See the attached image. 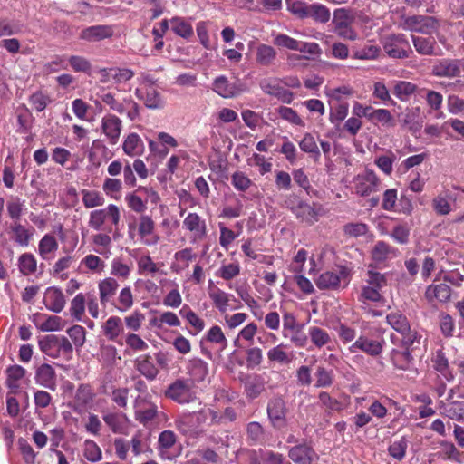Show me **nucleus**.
I'll return each mask as SVG.
<instances>
[{
  "instance_id": "obj_23",
  "label": "nucleus",
  "mask_w": 464,
  "mask_h": 464,
  "mask_svg": "<svg viewBox=\"0 0 464 464\" xmlns=\"http://www.w3.org/2000/svg\"><path fill=\"white\" fill-rule=\"evenodd\" d=\"M136 370L148 381H154L160 373V369L154 363V359L150 354H142L134 361Z\"/></svg>"
},
{
  "instance_id": "obj_6",
  "label": "nucleus",
  "mask_w": 464,
  "mask_h": 464,
  "mask_svg": "<svg viewBox=\"0 0 464 464\" xmlns=\"http://www.w3.org/2000/svg\"><path fill=\"white\" fill-rule=\"evenodd\" d=\"M382 43L384 52L391 58L405 59L412 53L410 43L402 34H388Z\"/></svg>"
},
{
  "instance_id": "obj_50",
  "label": "nucleus",
  "mask_w": 464,
  "mask_h": 464,
  "mask_svg": "<svg viewBox=\"0 0 464 464\" xmlns=\"http://www.w3.org/2000/svg\"><path fill=\"white\" fill-rule=\"evenodd\" d=\"M134 413L136 420L142 425H147L158 416L159 410L155 403L149 401V405L147 407L139 409Z\"/></svg>"
},
{
  "instance_id": "obj_28",
  "label": "nucleus",
  "mask_w": 464,
  "mask_h": 464,
  "mask_svg": "<svg viewBox=\"0 0 464 464\" xmlns=\"http://www.w3.org/2000/svg\"><path fill=\"white\" fill-rule=\"evenodd\" d=\"M113 34V29L110 25H93L82 30L80 38L88 42H97Z\"/></svg>"
},
{
  "instance_id": "obj_46",
  "label": "nucleus",
  "mask_w": 464,
  "mask_h": 464,
  "mask_svg": "<svg viewBox=\"0 0 464 464\" xmlns=\"http://www.w3.org/2000/svg\"><path fill=\"white\" fill-rule=\"evenodd\" d=\"M179 314L193 327L196 334L203 331L205 327L204 320L192 311L188 305H183L179 310Z\"/></svg>"
},
{
  "instance_id": "obj_17",
  "label": "nucleus",
  "mask_w": 464,
  "mask_h": 464,
  "mask_svg": "<svg viewBox=\"0 0 464 464\" xmlns=\"http://www.w3.org/2000/svg\"><path fill=\"white\" fill-rule=\"evenodd\" d=\"M464 69V60L442 59L432 66V74L438 77L453 78Z\"/></svg>"
},
{
  "instance_id": "obj_60",
  "label": "nucleus",
  "mask_w": 464,
  "mask_h": 464,
  "mask_svg": "<svg viewBox=\"0 0 464 464\" xmlns=\"http://www.w3.org/2000/svg\"><path fill=\"white\" fill-rule=\"evenodd\" d=\"M6 384L10 389H18V382L24 376L25 370L20 365L10 366L6 370Z\"/></svg>"
},
{
  "instance_id": "obj_55",
  "label": "nucleus",
  "mask_w": 464,
  "mask_h": 464,
  "mask_svg": "<svg viewBox=\"0 0 464 464\" xmlns=\"http://www.w3.org/2000/svg\"><path fill=\"white\" fill-rule=\"evenodd\" d=\"M308 334L311 342L319 349L331 343V337L328 333L318 326L310 327Z\"/></svg>"
},
{
  "instance_id": "obj_3",
  "label": "nucleus",
  "mask_w": 464,
  "mask_h": 464,
  "mask_svg": "<svg viewBox=\"0 0 464 464\" xmlns=\"http://www.w3.org/2000/svg\"><path fill=\"white\" fill-rule=\"evenodd\" d=\"M164 396L179 404H189L197 400L194 385L188 379L179 378L168 385Z\"/></svg>"
},
{
  "instance_id": "obj_15",
  "label": "nucleus",
  "mask_w": 464,
  "mask_h": 464,
  "mask_svg": "<svg viewBox=\"0 0 464 464\" xmlns=\"http://www.w3.org/2000/svg\"><path fill=\"white\" fill-rule=\"evenodd\" d=\"M259 86L266 94L274 96L284 103H291L293 101V92L281 86L276 78L263 79L260 81Z\"/></svg>"
},
{
  "instance_id": "obj_24",
  "label": "nucleus",
  "mask_w": 464,
  "mask_h": 464,
  "mask_svg": "<svg viewBox=\"0 0 464 464\" xmlns=\"http://www.w3.org/2000/svg\"><path fill=\"white\" fill-rule=\"evenodd\" d=\"M119 288L117 280L113 277H107L98 284L100 302L104 307L110 304L113 305L114 296Z\"/></svg>"
},
{
  "instance_id": "obj_43",
  "label": "nucleus",
  "mask_w": 464,
  "mask_h": 464,
  "mask_svg": "<svg viewBox=\"0 0 464 464\" xmlns=\"http://www.w3.org/2000/svg\"><path fill=\"white\" fill-rule=\"evenodd\" d=\"M171 30L179 36L188 39L193 35L191 24L182 17H173L169 20Z\"/></svg>"
},
{
  "instance_id": "obj_5",
  "label": "nucleus",
  "mask_w": 464,
  "mask_h": 464,
  "mask_svg": "<svg viewBox=\"0 0 464 464\" xmlns=\"http://www.w3.org/2000/svg\"><path fill=\"white\" fill-rule=\"evenodd\" d=\"M354 17L350 10L338 8L334 12L332 24L334 33L343 40L355 41L358 39V33L353 27Z\"/></svg>"
},
{
  "instance_id": "obj_26",
  "label": "nucleus",
  "mask_w": 464,
  "mask_h": 464,
  "mask_svg": "<svg viewBox=\"0 0 464 464\" xmlns=\"http://www.w3.org/2000/svg\"><path fill=\"white\" fill-rule=\"evenodd\" d=\"M44 303L48 310L60 313L64 308L66 301L63 291L53 286L45 290Z\"/></svg>"
},
{
  "instance_id": "obj_39",
  "label": "nucleus",
  "mask_w": 464,
  "mask_h": 464,
  "mask_svg": "<svg viewBox=\"0 0 464 464\" xmlns=\"http://www.w3.org/2000/svg\"><path fill=\"white\" fill-rule=\"evenodd\" d=\"M122 149L125 154L130 157L140 155L144 149V144L137 133H130L124 140Z\"/></svg>"
},
{
  "instance_id": "obj_35",
  "label": "nucleus",
  "mask_w": 464,
  "mask_h": 464,
  "mask_svg": "<svg viewBox=\"0 0 464 464\" xmlns=\"http://www.w3.org/2000/svg\"><path fill=\"white\" fill-rule=\"evenodd\" d=\"M420 90L416 84L411 82L395 81L392 92L401 102H407L414 93L420 95Z\"/></svg>"
},
{
  "instance_id": "obj_52",
  "label": "nucleus",
  "mask_w": 464,
  "mask_h": 464,
  "mask_svg": "<svg viewBox=\"0 0 464 464\" xmlns=\"http://www.w3.org/2000/svg\"><path fill=\"white\" fill-rule=\"evenodd\" d=\"M6 210L13 221L12 223L20 221L24 211V201L21 200L18 197H13L6 203Z\"/></svg>"
},
{
  "instance_id": "obj_12",
  "label": "nucleus",
  "mask_w": 464,
  "mask_h": 464,
  "mask_svg": "<svg viewBox=\"0 0 464 464\" xmlns=\"http://www.w3.org/2000/svg\"><path fill=\"white\" fill-rule=\"evenodd\" d=\"M353 183L355 192L362 197L380 190V179L372 170H366L358 174L354 178Z\"/></svg>"
},
{
  "instance_id": "obj_31",
  "label": "nucleus",
  "mask_w": 464,
  "mask_h": 464,
  "mask_svg": "<svg viewBox=\"0 0 464 464\" xmlns=\"http://www.w3.org/2000/svg\"><path fill=\"white\" fill-rule=\"evenodd\" d=\"M244 390L246 397L254 400L266 391V381L262 375L255 374L245 382Z\"/></svg>"
},
{
  "instance_id": "obj_29",
  "label": "nucleus",
  "mask_w": 464,
  "mask_h": 464,
  "mask_svg": "<svg viewBox=\"0 0 464 464\" xmlns=\"http://www.w3.org/2000/svg\"><path fill=\"white\" fill-rule=\"evenodd\" d=\"M103 335L111 342H118V338L123 334L124 326L121 318L116 315L110 316L102 325Z\"/></svg>"
},
{
  "instance_id": "obj_18",
  "label": "nucleus",
  "mask_w": 464,
  "mask_h": 464,
  "mask_svg": "<svg viewBox=\"0 0 464 464\" xmlns=\"http://www.w3.org/2000/svg\"><path fill=\"white\" fill-rule=\"evenodd\" d=\"M122 121L114 114H106L102 119V130L111 145H115L120 139Z\"/></svg>"
},
{
  "instance_id": "obj_59",
  "label": "nucleus",
  "mask_w": 464,
  "mask_h": 464,
  "mask_svg": "<svg viewBox=\"0 0 464 464\" xmlns=\"http://www.w3.org/2000/svg\"><path fill=\"white\" fill-rule=\"evenodd\" d=\"M277 114L285 121L295 126H304V122L298 113L292 108L280 106L276 109Z\"/></svg>"
},
{
  "instance_id": "obj_13",
  "label": "nucleus",
  "mask_w": 464,
  "mask_h": 464,
  "mask_svg": "<svg viewBox=\"0 0 464 464\" xmlns=\"http://www.w3.org/2000/svg\"><path fill=\"white\" fill-rule=\"evenodd\" d=\"M212 90L219 96L227 99L238 96L246 89L238 81L230 82L226 76L220 75L214 80Z\"/></svg>"
},
{
  "instance_id": "obj_21",
  "label": "nucleus",
  "mask_w": 464,
  "mask_h": 464,
  "mask_svg": "<svg viewBox=\"0 0 464 464\" xmlns=\"http://www.w3.org/2000/svg\"><path fill=\"white\" fill-rule=\"evenodd\" d=\"M183 227L192 233V242L203 239L207 235V224L197 213H188L183 220Z\"/></svg>"
},
{
  "instance_id": "obj_41",
  "label": "nucleus",
  "mask_w": 464,
  "mask_h": 464,
  "mask_svg": "<svg viewBox=\"0 0 464 464\" xmlns=\"http://www.w3.org/2000/svg\"><path fill=\"white\" fill-rule=\"evenodd\" d=\"M35 380L38 384L52 388L54 385L55 372L51 365L44 363L36 370Z\"/></svg>"
},
{
  "instance_id": "obj_44",
  "label": "nucleus",
  "mask_w": 464,
  "mask_h": 464,
  "mask_svg": "<svg viewBox=\"0 0 464 464\" xmlns=\"http://www.w3.org/2000/svg\"><path fill=\"white\" fill-rule=\"evenodd\" d=\"M299 147L302 151L309 154L314 161H318L321 156L315 138L309 132L304 133L303 139L299 141Z\"/></svg>"
},
{
  "instance_id": "obj_63",
  "label": "nucleus",
  "mask_w": 464,
  "mask_h": 464,
  "mask_svg": "<svg viewBox=\"0 0 464 464\" xmlns=\"http://www.w3.org/2000/svg\"><path fill=\"white\" fill-rule=\"evenodd\" d=\"M231 183L240 192L246 191L253 184L252 180L243 171H236L231 175Z\"/></svg>"
},
{
  "instance_id": "obj_62",
  "label": "nucleus",
  "mask_w": 464,
  "mask_h": 464,
  "mask_svg": "<svg viewBox=\"0 0 464 464\" xmlns=\"http://www.w3.org/2000/svg\"><path fill=\"white\" fill-rule=\"evenodd\" d=\"M420 96H425L427 104L433 111H439L441 108L443 96L439 92L432 90L420 89Z\"/></svg>"
},
{
  "instance_id": "obj_61",
  "label": "nucleus",
  "mask_w": 464,
  "mask_h": 464,
  "mask_svg": "<svg viewBox=\"0 0 464 464\" xmlns=\"http://www.w3.org/2000/svg\"><path fill=\"white\" fill-rule=\"evenodd\" d=\"M246 437L251 444H256L264 439L265 429L258 421H251L246 425Z\"/></svg>"
},
{
  "instance_id": "obj_45",
  "label": "nucleus",
  "mask_w": 464,
  "mask_h": 464,
  "mask_svg": "<svg viewBox=\"0 0 464 464\" xmlns=\"http://www.w3.org/2000/svg\"><path fill=\"white\" fill-rule=\"evenodd\" d=\"M82 455L90 462L96 463L102 459L100 446L92 440H85L82 444Z\"/></svg>"
},
{
  "instance_id": "obj_53",
  "label": "nucleus",
  "mask_w": 464,
  "mask_h": 464,
  "mask_svg": "<svg viewBox=\"0 0 464 464\" xmlns=\"http://www.w3.org/2000/svg\"><path fill=\"white\" fill-rule=\"evenodd\" d=\"M58 249V243L55 237L50 234H46L39 242L38 252L44 259L48 258V255Z\"/></svg>"
},
{
  "instance_id": "obj_30",
  "label": "nucleus",
  "mask_w": 464,
  "mask_h": 464,
  "mask_svg": "<svg viewBox=\"0 0 464 464\" xmlns=\"http://www.w3.org/2000/svg\"><path fill=\"white\" fill-rule=\"evenodd\" d=\"M187 372L193 384L202 382L208 373V363L200 358H192L188 362Z\"/></svg>"
},
{
  "instance_id": "obj_36",
  "label": "nucleus",
  "mask_w": 464,
  "mask_h": 464,
  "mask_svg": "<svg viewBox=\"0 0 464 464\" xmlns=\"http://www.w3.org/2000/svg\"><path fill=\"white\" fill-rule=\"evenodd\" d=\"M432 367L437 371L447 382L453 380V374L450 369L448 359L441 350H437L431 358Z\"/></svg>"
},
{
  "instance_id": "obj_34",
  "label": "nucleus",
  "mask_w": 464,
  "mask_h": 464,
  "mask_svg": "<svg viewBox=\"0 0 464 464\" xmlns=\"http://www.w3.org/2000/svg\"><path fill=\"white\" fill-rule=\"evenodd\" d=\"M277 56L276 50L265 44H260L256 49V62L261 66H271L275 63Z\"/></svg>"
},
{
  "instance_id": "obj_10",
  "label": "nucleus",
  "mask_w": 464,
  "mask_h": 464,
  "mask_svg": "<svg viewBox=\"0 0 464 464\" xmlns=\"http://www.w3.org/2000/svg\"><path fill=\"white\" fill-rule=\"evenodd\" d=\"M291 211L297 219L307 225H313L318 220L321 214V208L315 204L310 205L304 201L294 198L293 204L289 206Z\"/></svg>"
},
{
  "instance_id": "obj_33",
  "label": "nucleus",
  "mask_w": 464,
  "mask_h": 464,
  "mask_svg": "<svg viewBox=\"0 0 464 464\" xmlns=\"http://www.w3.org/2000/svg\"><path fill=\"white\" fill-rule=\"evenodd\" d=\"M451 289L445 283L433 284L427 287L425 292L426 298L432 302L438 300L439 302H448L450 299Z\"/></svg>"
},
{
  "instance_id": "obj_54",
  "label": "nucleus",
  "mask_w": 464,
  "mask_h": 464,
  "mask_svg": "<svg viewBox=\"0 0 464 464\" xmlns=\"http://www.w3.org/2000/svg\"><path fill=\"white\" fill-rule=\"evenodd\" d=\"M86 298L82 293L77 294L70 304V314L76 320L82 321L85 312Z\"/></svg>"
},
{
  "instance_id": "obj_37",
  "label": "nucleus",
  "mask_w": 464,
  "mask_h": 464,
  "mask_svg": "<svg viewBox=\"0 0 464 464\" xmlns=\"http://www.w3.org/2000/svg\"><path fill=\"white\" fill-rule=\"evenodd\" d=\"M403 351L393 349L391 353V358L393 365L399 370H409L412 363V356L411 353V347H403Z\"/></svg>"
},
{
  "instance_id": "obj_19",
  "label": "nucleus",
  "mask_w": 464,
  "mask_h": 464,
  "mask_svg": "<svg viewBox=\"0 0 464 464\" xmlns=\"http://www.w3.org/2000/svg\"><path fill=\"white\" fill-rule=\"evenodd\" d=\"M11 239L18 246L26 247L34 237L35 229L33 226L23 225L21 221H15L9 227Z\"/></svg>"
},
{
  "instance_id": "obj_49",
  "label": "nucleus",
  "mask_w": 464,
  "mask_h": 464,
  "mask_svg": "<svg viewBox=\"0 0 464 464\" xmlns=\"http://www.w3.org/2000/svg\"><path fill=\"white\" fill-rule=\"evenodd\" d=\"M134 303L133 295L130 286L123 287L113 303V305L121 312L130 310Z\"/></svg>"
},
{
  "instance_id": "obj_32",
  "label": "nucleus",
  "mask_w": 464,
  "mask_h": 464,
  "mask_svg": "<svg viewBox=\"0 0 464 464\" xmlns=\"http://www.w3.org/2000/svg\"><path fill=\"white\" fill-rule=\"evenodd\" d=\"M416 52L421 55H438L436 41L433 37L411 36Z\"/></svg>"
},
{
  "instance_id": "obj_9",
  "label": "nucleus",
  "mask_w": 464,
  "mask_h": 464,
  "mask_svg": "<svg viewBox=\"0 0 464 464\" xmlns=\"http://www.w3.org/2000/svg\"><path fill=\"white\" fill-rule=\"evenodd\" d=\"M107 218L114 226H118L121 219L119 208L114 204L108 205L105 208L92 210L90 213L88 225L94 230H102Z\"/></svg>"
},
{
  "instance_id": "obj_4",
  "label": "nucleus",
  "mask_w": 464,
  "mask_h": 464,
  "mask_svg": "<svg viewBox=\"0 0 464 464\" xmlns=\"http://www.w3.org/2000/svg\"><path fill=\"white\" fill-rule=\"evenodd\" d=\"M349 282V271L343 266L324 271L315 279V285L321 290L343 289Z\"/></svg>"
},
{
  "instance_id": "obj_27",
  "label": "nucleus",
  "mask_w": 464,
  "mask_h": 464,
  "mask_svg": "<svg viewBox=\"0 0 464 464\" xmlns=\"http://www.w3.org/2000/svg\"><path fill=\"white\" fill-rule=\"evenodd\" d=\"M351 353L362 351L372 356L379 355L382 351V345L380 342L368 339L365 336H360L349 348Z\"/></svg>"
},
{
  "instance_id": "obj_38",
  "label": "nucleus",
  "mask_w": 464,
  "mask_h": 464,
  "mask_svg": "<svg viewBox=\"0 0 464 464\" xmlns=\"http://www.w3.org/2000/svg\"><path fill=\"white\" fill-rule=\"evenodd\" d=\"M267 359L270 362L288 365L293 361V354L285 351V345L280 343L267 351Z\"/></svg>"
},
{
  "instance_id": "obj_42",
  "label": "nucleus",
  "mask_w": 464,
  "mask_h": 464,
  "mask_svg": "<svg viewBox=\"0 0 464 464\" xmlns=\"http://www.w3.org/2000/svg\"><path fill=\"white\" fill-rule=\"evenodd\" d=\"M314 381L315 388H328L334 384V372L323 365H318L314 372Z\"/></svg>"
},
{
  "instance_id": "obj_48",
  "label": "nucleus",
  "mask_w": 464,
  "mask_h": 464,
  "mask_svg": "<svg viewBox=\"0 0 464 464\" xmlns=\"http://www.w3.org/2000/svg\"><path fill=\"white\" fill-rule=\"evenodd\" d=\"M208 295L214 305L219 310V312L224 313L227 311L230 300V295L218 287H214L209 289Z\"/></svg>"
},
{
  "instance_id": "obj_51",
  "label": "nucleus",
  "mask_w": 464,
  "mask_h": 464,
  "mask_svg": "<svg viewBox=\"0 0 464 464\" xmlns=\"http://www.w3.org/2000/svg\"><path fill=\"white\" fill-rule=\"evenodd\" d=\"M330 10L324 5L312 4L309 5L307 18H313L314 21L325 24L330 20Z\"/></svg>"
},
{
  "instance_id": "obj_25",
  "label": "nucleus",
  "mask_w": 464,
  "mask_h": 464,
  "mask_svg": "<svg viewBox=\"0 0 464 464\" xmlns=\"http://www.w3.org/2000/svg\"><path fill=\"white\" fill-rule=\"evenodd\" d=\"M399 251L384 241H377L372 248L371 256L376 264H383L398 256Z\"/></svg>"
},
{
  "instance_id": "obj_16",
  "label": "nucleus",
  "mask_w": 464,
  "mask_h": 464,
  "mask_svg": "<svg viewBox=\"0 0 464 464\" xmlns=\"http://www.w3.org/2000/svg\"><path fill=\"white\" fill-rule=\"evenodd\" d=\"M136 97L144 102V105L150 110H160L165 107V100L161 93L153 86L148 85L144 89L135 90Z\"/></svg>"
},
{
  "instance_id": "obj_1",
  "label": "nucleus",
  "mask_w": 464,
  "mask_h": 464,
  "mask_svg": "<svg viewBox=\"0 0 464 464\" xmlns=\"http://www.w3.org/2000/svg\"><path fill=\"white\" fill-rule=\"evenodd\" d=\"M387 324L401 337L399 340L402 347H412L415 343H420V336L411 328L405 314L400 311L391 312L386 315Z\"/></svg>"
},
{
  "instance_id": "obj_47",
  "label": "nucleus",
  "mask_w": 464,
  "mask_h": 464,
  "mask_svg": "<svg viewBox=\"0 0 464 464\" xmlns=\"http://www.w3.org/2000/svg\"><path fill=\"white\" fill-rule=\"evenodd\" d=\"M82 203L86 208L102 207L105 203V198L97 190L82 189Z\"/></svg>"
},
{
  "instance_id": "obj_56",
  "label": "nucleus",
  "mask_w": 464,
  "mask_h": 464,
  "mask_svg": "<svg viewBox=\"0 0 464 464\" xmlns=\"http://www.w3.org/2000/svg\"><path fill=\"white\" fill-rule=\"evenodd\" d=\"M57 342H58V336L57 335H47L44 337L43 339L39 340V348L40 350L44 353L46 355L52 357V358H58L57 353Z\"/></svg>"
},
{
  "instance_id": "obj_40",
  "label": "nucleus",
  "mask_w": 464,
  "mask_h": 464,
  "mask_svg": "<svg viewBox=\"0 0 464 464\" xmlns=\"http://www.w3.org/2000/svg\"><path fill=\"white\" fill-rule=\"evenodd\" d=\"M282 336L289 339L291 343L297 348H304L308 342V337L304 332L303 324H299L295 328H291L286 333H283Z\"/></svg>"
},
{
  "instance_id": "obj_57",
  "label": "nucleus",
  "mask_w": 464,
  "mask_h": 464,
  "mask_svg": "<svg viewBox=\"0 0 464 464\" xmlns=\"http://www.w3.org/2000/svg\"><path fill=\"white\" fill-rule=\"evenodd\" d=\"M18 266L23 275L28 276L36 271L37 262L33 254L24 253L19 256Z\"/></svg>"
},
{
  "instance_id": "obj_58",
  "label": "nucleus",
  "mask_w": 464,
  "mask_h": 464,
  "mask_svg": "<svg viewBox=\"0 0 464 464\" xmlns=\"http://www.w3.org/2000/svg\"><path fill=\"white\" fill-rule=\"evenodd\" d=\"M102 190L110 198L118 199L122 190V182L119 179L106 178L102 184Z\"/></svg>"
},
{
  "instance_id": "obj_20",
  "label": "nucleus",
  "mask_w": 464,
  "mask_h": 464,
  "mask_svg": "<svg viewBox=\"0 0 464 464\" xmlns=\"http://www.w3.org/2000/svg\"><path fill=\"white\" fill-rule=\"evenodd\" d=\"M138 231L144 245L155 246L160 242V236L155 234V223L150 216L140 217Z\"/></svg>"
},
{
  "instance_id": "obj_14",
  "label": "nucleus",
  "mask_w": 464,
  "mask_h": 464,
  "mask_svg": "<svg viewBox=\"0 0 464 464\" xmlns=\"http://www.w3.org/2000/svg\"><path fill=\"white\" fill-rule=\"evenodd\" d=\"M178 443V437L173 430H165L161 431L158 438V451L164 459H173L178 453L175 448Z\"/></svg>"
},
{
  "instance_id": "obj_22",
  "label": "nucleus",
  "mask_w": 464,
  "mask_h": 464,
  "mask_svg": "<svg viewBox=\"0 0 464 464\" xmlns=\"http://www.w3.org/2000/svg\"><path fill=\"white\" fill-rule=\"evenodd\" d=\"M288 457L295 464H312L315 452L312 446L304 441L291 447L288 450Z\"/></svg>"
},
{
  "instance_id": "obj_64",
  "label": "nucleus",
  "mask_w": 464,
  "mask_h": 464,
  "mask_svg": "<svg viewBox=\"0 0 464 464\" xmlns=\"http://www.w3.org/2000/svg\"><path fill=\"white\" fill-rule=\"evenodd\" d=\"M408 448V440L401 437L398 440H394L388 448L389 454L397 460H401L406 455Z\"/></svg>"
},
{
  "instance_id": "obj_11",
  "label": "nucleus",
  "mask_w": 464,
  "mask_h": 464,
  "mask_svg": "<svg viewBox=\"0 0 464 464\" xmlns=\"http://www.w3.org/2000/svg\"><path fill=\"white\" fill-rule=\"evenodd\" d=\"M438 21L432 16L412 15L406 17L403 28L411 32L430 34L437 30Z\"/></svg>"
},
{
  "instance_id": "obj_8",
  "label": "nucleus",
  "mask_w": 464,
  "mask_h": 464,
  "mask_svg": "<svg viewBox=\"0 0 464 464\" xmlns=\"http://www.w3.org/2000/svg\"><path fill=\"white\" fill-rule=\"evenodd\" d=\"M101 99L111 110L120 114L126 113L130 121H136L140 119V105L131 98H124L122 102H119L114 94L107 92L102 95Z\"/></svg>"
},
{
  "instance_id": "obj_7",
  "label": "nucleus",
  "mask_w": 464,
  "mask_h": 464,
  "mask_svg": "<svg viewBox=\"0 0 464 464\" xmlns=\"http://www.w3.org/2000/svg\"><path fill=\"white\" fill-rule=\"evenodd\" d=\"M269 423L276 430H285L288 425V408L281 396L271 398L266 406Z\"/></svg>"
},
{
  "instance_id": "obj_2",
  "label": "nucleus",
  "mask_w": 464,
  "mask_h": 464,
  "mask_svg": "<svg viewBox=\"0 0 464 464\" xmlns=\"http://www.w3.org/2000/svg\"><path fill=\"white\" fill-rule=\"evenodd\" d=\"M198 425L226 426L236 421L237 413L233 407H226L219 411L211 407H205L193 412Z\"/></svg>"
}]
</instances>
